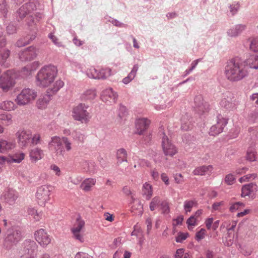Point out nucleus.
Returning a JSON list of instances; mask_svg holds the SVG:
<instances>
[{"label":"nucleus","mask_w":258,"mask_h":258,"mask_svg":"<svg viewBox=\"0 0 258 258\" xmlns=\"http://www.w3.org/2000/svg\"><path fill=\"white\" fill-rule=\"evenodd\" d=\"M226 78L231 82H237L248 75L247 70L238 58L228 60L225 68Z\"/></svg>","instance_id":"nucleus-1"},{"label":"nucleus","mask_w":258,"mask_h":258,"mask_svg":"<svg viewBox=\"0 0 258 258\" xmlns=\"http://www.w3.org/2000/svg\"><path fill=\"white\" fill-rule=\"evenodd\" d=\"M57 75V69L53 65H47L43 67L37 73L36 82L40 87L50 88L55 82L54 80Z\"/></svg>","instance_id":"nucleus-2"},{"label":"nucleus","mask_w":258,"mask_h":258,"mask_svg":"<svg viewBox=\"0 0 258 258\" xmlns=\"http://www.w3.org/2000/svg\"><path fill=\"white\" fill-rule=\"evenodd\" d=\"M63 86L64 82L61 80L58 79L55 81L53 85L47 90L46 94L40 96L38 99L36 103L37 107L41 109H45L50 100L51 96L55 94Z\"/></svg>","instance_id":"nucleus-3"},{"label":"nucleus","mask_w":258,"mask_h":258,"mask_svg":"<svg viewBox=\"0 0 258 258\" xmlns=\"http://www.w3.org/2000/svg\"><path fill=\"white\" fill-rule=\"evenodd\" d=\"M53 188V186L50 184L42 185L38 187L36 198L40 206L45 207L46 203L50 201L51 192Z\"/></svg>","instance_id":"nucleus-4"},{"label":"nucleus","mask_w":258,"mask_h":258,"mask_svg":"<svg viewBox=\"0 0 258 258\" xmlns=\"http://www.w3.org/2000/svg\"><path fill=\"white\" fill-rule=\"evenodd\" d=\"M37 96V93L34 90L25 88L17 95L15 102L19 105H26L35 100Z\"/></svg>","instance_id":"nucleus-5"},{"label":"nucleus","mask_w":258,"mask_h":258,"mask_svg":"<svg viewBox=\"0 0 258 258\" xmlns=\"http://www.w3.org/2000/svg\"><path fill=\"white\" fill-rule=\"evenodd\" d=\"M88 106L80 103L73 110V117L81 123H87L91 117L90 113L87 111Z\"/></svg>","instance_id":"nucleus-6"},{"label":"nucleus","mask_w":258,"mask_h":258,"mask_svg":"<svg viewBox=\"0 0 258 258\" xmlns=\"http://www.w3.org/2000/svg\"><path fill=\"white\" fill-rule=\"evenodd\" d=\"M85 226L84 220L79 217L76 219L75 223L71 229L73 238L81 243L84 242L85 240L84 234Z\"/></svg>","instance_id":"nucleus-7"},{"label":"nucleus","mask_w":258,"mask_h":258,"mask_svg":"<svg viewBox=\"0 0 258 258\" xmlns=\"http://www.w3.org/2000/svg\"><path fill=\"white\" fill-rule=\"evenodd\" d=\"M62 137L54 136L51 138V141L48 144L49 148H54V154L56 159L61 160L64 157L65 150L62 146Z\"/></svg>","instance_id":"nucleus-8"},{"label":"nucleus","mask_w":258,"mask_h":258,"mask_svg":"<svg viewBox=\"0 0 258 258\" xmlns=\"http://www.w3.org/2000/svg\"><path fill=\"white\" fill-rule=\"evenodd\" d=\"M238 102L234 99V95L229 92H227L223 94V98L220 102L221 107L226 110L231 111L237 108Z\"/></svg>","instance_id":"nucleus-9"},{"label":"nucleus","mask_w":258,"mask_h":258,"mask_svg":"<svg viewBox=\"0 0 258 258\" xmlns=\"http://www.w3.org/2000/svg\"><path fill=\"white\" fill-rule=\"evenodd\" d=\"M15 84V80L11 76L9 71L3 74L0 77V89L3 92H7L11 90L14 87Z\"/></svg>","instance_id":"nucleus-10"},{"label":"nucleus","mask_w":258,"mask_h":258,"mask_svg":"<svg viewBox=\"0 0 258 258\" xmlns=\"http://www.w3.org/2000/svg\"><path fill=\"white\" fill-rule=\"evenodd\" d=\"M35 239L43 247H45L50 243L51 236L48 234L46 230L40 228L36 230L34 234Z\"/></svg>","instance_id":"nucleus-11"},{"label":"nucleus","mask_w":258,"mask_h":258,"mask_svg":"<svg viewBox=\"0 0 258 258\" xmlns=\"http://www.w3.org/2000/svg\"><path fill=\"white\" fill-rule=\"evenodd\" d=\"M18 143L22 148L28 146L32 138V133L30 130H19L16 133Z\"/></svg>","instance_id":"nucleus-12"},{"label":"nucleus","mask_w":258,"mask_h":258,"mask_svg":"<svg viewBox=\"0 0 258 258\" xmlns=\"http://www.w3.org/2000/svg\"><path fill=\"white\" fill-rule=\"evenodd\" d=\"M227 123L228 120L219 114L217 116L216 123L212 125L210 129L209 134L214 136L222 133Z\"/></svg>","instance_id":"nucleus-13"},{"label":"nucleus","mask_w":258,"mask_h":258,"mask_svg":"<svg viewBox=\"0 0 258 258\" xmlns=\"http://www.w3.org/2000/svg\"><path fill=\"white\" fill-rule=\"evenodd\" d=\"M162 149L166 156L170 157H173L177 152L176 147L165 135L162 136Z\"/></svg>","instance_id":"nucleus-14"},{"label":"nucleus","mask_w":258,"mask_h":258,"mask_svg":"<svg viewBox=\"0 0 258 258\" xmlns=\"http://www.w3.org/2000/svg\"><path fill=\"white\" fill-rule=\"evenodd\" d=\"M257 191V185L255 183H249L242 186L241 196L242 198L248 197L249 198L254 199Z\"/></svg>","instance_id":"nucleus-15"},{"label":"nucleus","mask_w":258,"mask_h":258,"mask_svg":"<svg viewBox=\"0 0 258 258\" xmlns=\"http://www.w3.org/2000/svg\"><path fill=\"white\" fill-rule=\"evenodd\" d=\"M117 98V92H115L111 88L104 89L101 94V99L107 103H115Z\"/></svg>","instance_id":"nucleus-16"},{"label":"nucleus","mask_w":258,"mask_h":258,"mask_svg":"<svg viewBox=\"0 0 258 258\" xmlns=\"http://www.w3.org/2000/svg\"><path fill=\"white\" fill-rule=\"evenodd\" d=\"M23 254L29 257L35 258L38 251V245L34 241H26L24 242Z\"/></svg>","instance_id":"nucleus-17"},{"label":"nucleus","mask_w":258,"mask_h":258,"mask_svg":"<svg viewBox=\"0 0 258 258\" xmlns=\"http://www.w3.org/2000/svg\"><path fill=\"white\" fill-rule=\"evenodd\" d=\"M18 197V193L10 188L7 189L0 196V200L10 205H13Z\"/></svg>","instance_id":"nucleus-18"},{"label":"nucleus","mask_w":258,"mask_h":258,"mask_svg":"<svg viewBox=\"0 0 258 258\" xmlns=\"http://www.w3.org/2000/svg\"><path fill=\"white\" fill-rule=\"evenodd\" d=\"M30 160L32 163H36L41 160L44 156V151L39 147H35L31 149L29 154Z\"/></svg>","instance_id":"nucleus-19"},{"label":"nucleus","mask_w":258,"mask_h":258,"mask_svg":"<svg viewBox=\"0 0 258 258\" xmlns=\"http://www.w3.org/2000/svg\"><path fill=\"white\" fill-rule=\"evenodd\" d=\"M36 56V50L35 47L31 46L21 52L20 59L22 61L31 60Z\"/></svg>","instance_id":"nucleus-20"},{"label":"nucleus","mask_w":258,"mask_h":258,"mask_svg":"<svg viewBox=\"0 0 258 258\" xmlns=\"http://www.w3.org/2000/svg\"><path fill=\"white\" fill-rule=\"evenodd\" d=\"M196 111L199 114H202L208 109L209 105L206 102H204L203 97L201 95L196 96L194 99Z\"/></svg>","instance_id":"nucleus-21"},{"label":"nucleus","mask_w":258,"mask_h":258,"mask_svg":"<svg viewBox=\"0 0 258 258\" xmlns=\"http://www.w3.org/2000/svg\"><path fill=\"white\" fill-rule=\"evenodd\" d=\"M15 147L16 143L14 141L0 139V153H7L14 149Z\"/></svg>","instance_id":"nucleus-22"},{"label":"nucleus","mask_w":258,"mask_h":258,"mask_svg":"<svg viewBox=\"0 0 258 258\" xmlns=\"http://www.w3.org/2000/svg\"><path fill=\"white\" fill-rule=\"evenodd\" d=\"M150 123V121L147 118H139L136 122L137 133L142 135L148 128Z\"/></svg>","instance_id":"nucleus-23"},{"label":"nucleus","mask_w":258,"mask_h":258,"mask_svg":"<svg viewBox=\"0 0 258 258\" xmlns=\"http://www.w3.org/2000/svg\"><path fill=\"white\" fill-rule=\"evenodd\" d=\"M246 27L245 25H236L228 30L227 34L230 37H236L240 34L245 29Z\"/></svg>","instance_id":"nucleus-24"},{"label":"nucleus","mask_w":258,"mask_h":258,"mask_svg":"<svg viewBox=\"0 0 258 258\" xmlns=\"http://www.w3.org/2000/svg\"><path fill=\"white\" fill-rule=\"evenodd\" d=\"M127 152L125 149L120 148L117 150L116 153L117 165H120L123 162H127Z\"/></svg>","instance_id":"nucleus-25"},{"label":"nucleus","mask_w":258,"mask_h":258,"mask_svg":"<svg viewBox=\"0 0 258 258\" xmlns=\"http://www.w3.org/2000/svg\"><path fill=\"white\" fill-rule=\"evenodd\" d=\"M96 179L89 178L85 179L81 184L80 188L84 191H89L95 184Z\"/></svg>","instance_id":"nucleus-26"},{"label":"nucleus","mask_w":258,"mask_h":258,"mask_svg":"<svg viewBox=\"0 0 258 258\" xmlns=\"http://www.w3.org/2000/svg\"><path fill=\"white\" fill-rule=\"evenodd\" d=\"M213 167L211 165H203L197 167L192 172L195 175H204L209 172H211Z\"/></svg>","instance_id":"nucleus-27"},{"label":"nucleus","mask_w":258,"mask_h":258,"mask_svg":"<svg viewBox=\"0 0 258 258\" xmlns=\"http://www.w3.org/2000/svg\"><path fill=\"white\" fill-rule=\"evenodd\" d=\"M28 215L31 216L35 221H39L43 216V213L41 211H38L34 208L28 209Z\"/></svg>","instance_id":"nucleus-28"},{"label":"nucleus","mask_w":258,"mask_h":258,"mask_svg":"<svg viewBox=\"0 0 258 258\" xmlns=\"http://www.w3.org/2000/svg\"><path fill=\"white\" fill-rule=\"evenodd\" d=\"M142 195L146 200L150 199L153 195L152 186L149 182H145L142 187Z\"/></svg>","instance_id":"nucleus-29"},{"label":"nucleus","mask_w":258,"mask_h":258,"mask_svg":"<svg viewBox=\"0 0 258 258\" xmlns=\"http://www.w3.org/2000/svg\"><path fill=\"white\" fill-rule=\"evenodd\" d=\"M0 121L5 126L10 125L13 123V116L11 114L0 111Z\"/></svg>","instance_id":"nucleus-30"},{"label":"nucleus","mask_w":258,"mask_h":258,"mask_svg":"<svg viewBox=\"0 0 258 258\" xmlns=\"http://www.w3.org/2000/svg\"><path fill=\"white\" fill-rule=\"evenodd\" d=\"M247 66L251 69H258V55H250L245 60Z\"/></svg>","instance_id":"nucleus-31"},{"label":"nucleus","mask_w":258,"mask_h":258,"mask_svg":"<svg viewBox=\"0 0 258 258\" xmlns=\"http://www.w3.org/2000/svg\"><path fill=\"white\" fill-rule=\"evenodd\" d=\"M96 96V91L94 89H87L82 94L81 98L83 100L91 101L95 99Z\"/></svg>","instance_id":"nucleus-32"},{"label":"nucleus","mask_w":258,"mask_h":258,"mask_svg":"<svg viewBox=\"0 0 258 258\" xmlns=\"http://www.w3.org/2000/svg\"><path fill=\"white\" fill-rule=\"evenodd\" d=\"M16 108V104L11 101H6L0 104V109L8 111L14 110Z\"/></svg>","instance_id":"nucleus-33"},{"label":"nucleus","mask_w":258,"mask_h":258,"mask_svg":"<svg viewBox=\"0 0 258 258\" xmlns=\"http://www.w3.org/2000/svg\"><path fill=\"white\" fill-rule=\"evenodd\" d=\"M21 238V233L19 230H15L12 233H10L7 237V239L11 242L18 241Z\"/></svg>","instance_id":"nucleus-34"},{"label":"nucleus","mask_w":258,"mask_h":258,"mask_svg":"<svg viewBox=\"0 0 258 258\" xmlns=\"http://www.w3.org/2000/svg\"><path fill=\"white\" fill-rule=\"evenodd\" d=\"M112 74L111 70L108 68L99 70V79H106Z\"/></svg>","instance_id":"nucleus-35"},{"label":"nucleus","mask_w":258,"mask_h":258,"mask_svg":"<svg viewBox=\"0 0 258 258\" xmlns=\"http://www.w3.org/2000/svg\"><path fill=\"white\" fill-rule=\"evenodd\" d=\"M25 155L24 153L22 152H19L13 155H12L10 157L9 160H11V163L12 162H15L19 163H20L24 159Z\"/></svg>","instance_id":"nucleus-36"},{"label":"nucleus","mask_w":258,"mask_h":258,"mask_svg":"<svg viewBox=\"0 0 258 258\" xmlns=\"http://www.w3.org/2000/svg\"><path fill=\"white\" fill-rule=\"evenodd\" d=\"M138 67L137 66H135L131 73L128 74L127 77L124 78L122 80V82L125 84H127L128 83H130L135 77L137 70H138Z\"/></svg>","instance_id":"nucleus-37"},{"label":"nucleus","mask_w":258,"mask_h":258,"mask_svg":"<svg viewBox=\"0 0 258 258\" xmlns=\"http://www.w3.org/2000/svg\"><path fill=\"white\" fill-rule=\"evenodd\" d=\"M86 74L90 78L99 79V70H97L94 67L89 68L87 71Z\"/></svg>","instance_id":"nucleus-38"},{"label":"nucleus","mask_w":258,"mask_h":258,"mask_svg":"<svg viewBox=\"0 0 258 258\" xmlns=\"http://www.w3.org/2000/svg\"><path fill=\"white\" fill-rule=\"evenodd\" d=\"M31 4H26L22 6L19 10L18 13L21 18H23L29 12V8L31 6Z\"/></svg>","instance_id":"nucleus-39"},{"label":"nucleus","mask_w":258,"mask_h":258,"mask_svg":"<svg viewBox=\"0 0 258 258\" xmlns=\"http://www.w3.org/2000/svg\"><path fill=\"white\" fill-rule=\"evenodd\" d=\"M250 49L254 52H258V37L249 39Z\"/></svg>","instance_id":"nucleus-40"},{"label":"nucleus","mask_w":258,"mask_h":258,"mask_svg":"<svg viewBox=\"0 0 258 258\" xmlns=\"http://www.w3.org/2000/svg\"><path fill=\"white\" fill-rule=\"evenodd\" d=\"M246 158L247 160L250 162L255 161L256 152L254 148H250L247 150Z\"/></svg>","instance_id":"nucleus-41"},{"label":"nucleus","mask_w":258,"mask_h":258,"mask_svg":"<svg viewBox=\"0 0 258 258\" xmlns=\"http://www.w3.org/2000/svg\"><path fill=\"white\" fill-rule=\"evenodd\" d=\"M247 118L249 122L251 123L255 122L258 118V107L248 114Z\"/></svg>","instance_id":"nucleus-42"},{"label":"nucleus","mask_w":258,"mask_h":258,"mask_svg":"<svg viewBox=\"0 0 258 258\" xmlns=\"http://www.w3.org/2000/svg\"><path fill=\"white\" fill-rule=\"evenodd\" d=\"M42 142L41 136L40 133H36L33 135H32V138L31 139V143L33 145H37L40 144Z\"/></svg>","instance_id":"nucleus-43"},{"label":"nucleus","mask_w":258,"mask_h":258,"mask_svg":"<svg viewBox=\"0 0 258 258\" xmlns=\"http://www.w3.org/2000/svg\"><path fill=\"white\" fill-rule=\"evenodd\" d=\"M160 199L159 197H155L150 203V208L151 211H154L160 207Z\"/></svg>","instance_id":"nucleus-44"},{"label":"nucleus","mask_w":258,"mask_h":258,"mask_svg":"<svg viewBox=\"0 0 258 258\" xmlns=\"http://www.w3.org/2000/svg\"><path fill=\"white\" fill-rule=\"evenodd\" d=\"M62 143L64 145L65 151L70 152L72 149V143L68 138L63 137Z\"/></svg>","instance_id":"nucleus-45"},{"label":"nucleus","mask_w":258,"mask_h":258,"mask_svg":"<svg viewBox=\"0 0 258 258\" xmlns=\"http://www.w3.org/2000/svg\"><path fill=\"white\" fill-rule=\"evenodd\" d=\"M196 202L194 201H185L184 202V210L186 213L190 212Z\"/></svg>","instance_id":"nucleus-46"},{"label":"nucleus","mask_w":258,"mask_h":258,"mask_svg":"<svg viewBox=\"0 0 258 258\" xmlns=\"http://www.w3.org/2000/svg\"><path fill=\"white\" fill-rule=\"evenodd\" d=\"M244 204L240 202H235L232 204H231V206L229 208V211L231 212H234L236 210H238L240 207H244Z\"/></svg>","instance_id":"nucleus-47"},{"label":"nucleus","mask_w":258,"mask_h":258,"mask_svg":"<svg viewBox=\"0 0 258 258\" xmlns=\"http://www.w3.org/2000/svg\"><path fill=\"white\" fill-rule=\"evenodd\" d=\"M235 180V178L234 175L231 173L226 175L224 179L225 182L230 185L233 184Z\"/></svg>","instance_id":"nucleus-48"},{"label":"nucleus","mask_w":258,"mask_h":258,"mask_svg":"<svg viewBox=\"0 0 258 258\" xmlns=\"http://www.w3.org/2000/svg\"><path fill=\"white\" fill-rule=\"evenodd\" d=\"M188 236V233L179 232L177 236L176 237V241L178 243H181L187 238Z\"/></svg>","instance_id":"nucleus-49"},{"label":"nucleus","mask_w":258,"mask_h":258,"mask_svg":"<svg viewBox=\"0 0 258 258\" xmlns=\"http://www.w3.org/2000/svg\"><path fill=\"white\" fill-rule=\"evenodd\" d=\"M255 177H256V175L255 174H247L246 175H244V176L240 177L239 179V181L240 182L242 183V182L246 181H248L249 179H254L255 178Z\"/></svg>","instance_id":"nucleus-50"},{"label":"nucleus","mask_w":258,"mask_h":258,"mask_svg":"<svg viewBox=\"0 0 258 258\" xmlns=\"http://www.w3.org/2000/svg\"><path fill=\"white\" fill-rule=\"evenodd\" d=\"M6 162L11 163L9 158L3 156H0V172L2 170V168L5 166Z\"/></svg>","instance_id":"nucleus-51"},{"label":"nucleus","mask_w":258,"mask_h":258,"mask_svg":"<svg viewBox=\"0 0 258 258\" xmlns=\"http://www.w3.org/2000/svg\"><path fill=\"white\" fill-rule=\"evenodd\" d=\"M206 234V230L205 229L202 228L199 231L197 232L196 235V239L198 241H200V240L203 239Z\"/></svg>","instance_id":"nucleus-52"},{"label":"nucleus","mask_w":258,"mask_h":258,"mask_svg":"<svg viewBox=\"0 0 258 258\" xmlns=\"http://www.w3.org/2000/svg\"><path fill=\"white\" fill-rule=\"evenodd\" d=\"M74 139L78 140L80 143H83L85 141V136L79 132H76L74 136Z\"/></svg>","instance_id":"nucleus-53"},{"label":"nucleus","mask_w":258,"mask_h":258,"mask_svg":"<svg viewBox=\"0 0 258 258\" xmlns=\"http://www.w3.org/2000/svg\"><path fill=\"white\" fill-rule=\"evenodd\" d=\"M122 191L125 195L131 196V199L132 200V202H134L135 199L134 198V195L132 194V192L130 187H128L126 186L123 187L122 188Z\"/></svg>","instance_id":"nucleus-54"},{"label":"nucleus","mask_w":258,"mask_h":258,"mask_svg":"<svg viewBox=\"0 0 258 258\" xmlns=\"http://www.w3.org/2000/svg\"><path fill=\"white\" fill-rule=\"evenodd\" d=\"M10 51L6 50L3 54L0 56V66L2 67L4 64L5 60L9 56Z\"/></svg>","instance_id":"nucleus-55"},{"label":"nucleus","mask_w":258,"mask_h":258,"mask_svg":"<svg viewBox=\"0 0 258 258\" xmlns=\"http://www.w3.org/2000/svg\"><path fill=\"white\" fill-rule=\"evenodd\" d=\"M239 8V5L238 4H232L230 6V11L232 14V15H234L237 13Z\"/></svg>","instance_id":"nucleus-56"},{"label":"nucleus","mask_w":258,"mask_h":258,"mask_svg":"<svg viewBox=\"0 0 258 258\" xmlns=\"http://www.w3.org/2000/svg\"><path fill=\"white\" fill-rule=\"evenodd\" d=\"M75 258H93L92 256L90 255L89 254L83 252H78L75 255Z\"/></svg>","instance_id":"nucleus-57"},{"label":"nucleus","mask_w":258,"mask_h":258,"mask_svg":"<svg viewBox=\"0 0 258 258\" xmlns=\"http://www.w3.org/2000/svg\"><path fill=\"white\" fill-rule=\"evenodd\" d=\"M224 204V202L223 201H221L220 202H215L212 206V208L214 211H219L220 210V207L221 206H223Z\"/></svg>","instance_id":"nucleus-58"},{"label":"nucleus","mask_w":258,"mask_h":258,"mask_svg":"<svg viewBox=\"0 0 258 258\" xmlns=\"http://www.w3.org/2000/svg\"><path fill=\"white\" fill-rule=\"evenodd\" d=\"M169 206L166 201L162 202V213L168 214L169 212Z\"/></svg>","instance_id":"nucleus-59"},{"label":"nucleus","mask_w":258,"mask_h":258,"mask_svg":"<svg viewBox=\"0 0 258 258\" xmlns=\"http://www.w3.org/2000/svg\"><path fill=\"white\" fill-rule=\"evenodd\" d=\"M50 169L53 170L56 175L59 176L61 175V171L60 168L56 165L52 164L50 166Z\"/></svg>","instance_id":"nucleus-60"},{"label":"nucleus","mask_w":258,"mask_h":258,"mask_svg":"<svg viewBox=\"0 0 258 258\" xmlns=\"http://www.w3.org/2000/svg\"><path fill=\"white\" fill-rule=\"evenodd\" d=\"M196 221L197 220L195 217V216H191L187 220L186 223L188 225V226H195Z\"/></svg>","instance_id":"nucleus-61"},{"label":"nucleus","mask_w":258,"mask_h":258,"mask_svg":"<svg viewBox=\"0 0 258 258\" xmlns=\"http://www.w3.org/2000/svg\"><path fill=\"white\" fill-rule=\"evenodd\" d=\"M174 180L176 183H181L183 182V176L181 174H176L174 176Z\"/></svg>","instance_id":"nucleus-62"},{"label":"nucleus","mask_w":258,"mask_h":258,"mask_svg":"<svg viewBox=\"0 0 258 258\" xmlns=\"http://www.w3.org/2000/svg\"><path fill=\"white\" fill-rule=\"evenodd\" d=\"M184 254V249L182 248L178 249L175 255V258H182Z\"/></svg>","instance_id":"nucleus-63"},{"label":"nucleus","mask_w":258,"mask_h":258,"mask_svg":"<svg viewBox=\"0 0 258 258\" xmlns=\"http://www.w3.org/2000/svg\"><path fill=\"white\" fill-rule=\"evenodd\" d=\"M104 219L109 222H112L114 220V217L113 215H111L108 213H105L104 214Z\"/></svg>","instance_id":"nucleus-64"}]
</instances>
